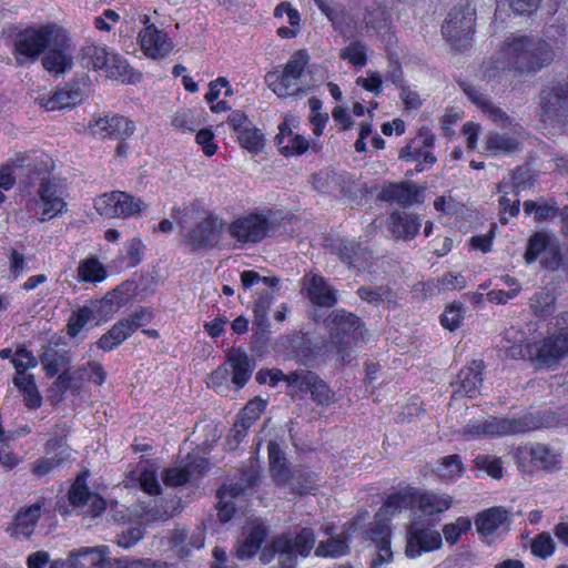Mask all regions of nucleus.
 <instances>
[{"label": "nucleus", "instance_id": "0eeeda50", "mask_svg": "<svg viewBox=\"0 0 568 568\" xmlns=\"http://www.w3.org/2000/svg\"><path fill=\"white\" fill-rule=\"evenodd\" d=\"M476 24V8L470 3L453 8L442 26V33L460 51L470 45Z\"/></svg>", "mask_w": 568, "mask_h": 568}, {"label": "nucleus", "instance_id": "2f4dec72", "mask_svg": "<svg viewBox=\"0 0 568 568\" xmlns=\"http://www.w3.org/2000/svg\"><path fill=\"white\" fill-rule=\"evenodd\" d=\"M227 362L232 367V382L239 388L243 387L252 374L248 356L244 351L233 348L229 352Z\"/></svg>", "mask_w": 568, "mask_h": 568}, {"label": "nucleus", "instance_id": "f8f14e48", "mask_svg": "<svg viewBox=\"0 0 568 568\" xmlns=\"http://www.w3.org/2000/svg\"><path fill=\"white\" fill-rule=\"evenodd\" d=\"M42 67L55 77L64 74L73 68V48L67 31L59 27L50 41V45L43 52Z\"/></svg>", "mask_w": 568, "mask_h": 568}, {"label": "nucleus", "instance_id": "864d4df0", "mask_svg": "<svg viewBox=\"0 0 568 568\" xmlns=\"http://www.w3.org/2000/svg\"><path fill=\"white\" fill-rule=\"evenodd\" d=\"M93 318H97L92 304L84 305L73 312L68 322V334L77 336L81 329Z\"/></svg>", "mask_w": 568, "mask_h": 568}, {"label": "nucleus", "instance_id": "5fc2aeb1", "mask_svg": "<svg viewBox=\"0 0 568 568\" xmlns=\"http://www.w3.org/2000/svg\"><path fill=\"white\" fill-rule=\"evenodd\" d=\"M40 361L43 365L45 374L50 377L57 375L59 371L70 362L65 353H61L55 349L47 351L40 357Z\"/></svg>", "mask_w": 568, "mask_h": 568}, {"label": "nucleus", "instance_id": "393cba45", "mask_svg": "<svg viewBox=\"0 0 568 568\" xmlns=\"http://www.w3.org/2000/svg\"><path fill=\"white\" fill-rule=\"evenodd\" d=\"M139 40L145 54L153 59L163 58L172 50V42L154 24L148 26L140 31Z\"/></svg>", "mask_w": 568, "mask_h": 568}, {"label": "nucleus", "instance_id": "09e8293b", "mask_svg": "<svg viewBox=\"0 0 568 568\" xmlns=\"http://www.w3.org/2000/svg\"><path fill=\"white\" fill-rule=\"evenodd\" d=\"M349 545L346 535H338L326 541L320 542L315 555L320 557H339L348 552Z\"/></svg>", "mask_w": 568, "mask_h": 568}, {"label": "nucleus", "instance_id": "13d9d810", "mask_svg": "<svg viewBox=\"0 0 568 568\" xmlns=\"http://www.w3.org/2000/svg\"><path fill=\"white\" fill-rule=\"evenodd\" d=\"M531 460L545 469H552L559 463V457L547 446L537 444L530 449Z\"/></svg>", "mask_w": 568, "mask_h": 568}, {"label": "nucleus", "instance_id": "052dcab7", "mask_svg": "<svg viewBox=\"0 0 568 568\" xmlns=\"http://www.w3.org/2000/svg\"><path fill=\"white\" fill-rule=\"evenodd\" d=\"M437 475L444 480L459 477L463 473L462 462L458 455L446 456L440 459L436 468Z\"/></svg>", "mask_w": 568, "mask_h": 568}, {"label": "nucleus", "instance_id": "a878e982", "mask_svg": "<svg viewBox=\"0 0 568 568\" xmlns=\"http://www.w3.org/2000/svg\"><path fill=\"white\" fill-rule=\"evenodd\" d=\"M420 226L418 215L406 211H394L388 219V229L395 240H413Z\"/></svg>", "mask_w": 568, "mask_h": 568}, {"label": "nucleus", "instance_id": "774afa93", "mask_svg": "<svg viewBox=\"0 0 568 568\" xmlns=\"http://www.w3.org/2000/svg\"><path fill=\"white\" fill-rule=\"evenodd\" d=\"M172 125L179 131L185 133L194 132L200 126V122L191 110H182L174 114Z\"/></svg>", "mask_w": 568, "mask_h": 568}, {"label": "nucleus", "instance_id": "4468645a", "mask_svg": "<svg viewBox=\"0 0 568 568\" xmlns=\"http://www.w3.org/2000/svg\"><path fill=\"white\" fill-rule=\"evenodd\" d=\"M49 165H36L38 174L37 182H39V201L36 202V205L40 206L42 210L39 217L41 222L49 221L58 214H61L67 205L59 193L58 186L49 180Z\"/></svg>", "mask_w": 568, "mask_h": 568}, {"label": "nucleus", "instance_id": "7ed1b4c3", "mask_svg": "<svg viewBox=\"0 0 568 568\" xmlns=\"http://www.w3.org/2000/svg\"><path fill=\"white\" fill-rule=\"evenodd\" d=\"M315 541L312 528H302L297 532H282L262 550L260 560L267 565L277 556V565L273 568H296L298 556L307 557L314 548Z\"/></svg>", "mask_w": 568, "mask_h": 568}, {"label": "nucleus", "instance_id": "dca6fc26", "mask_svg": "<svg viewBox=\"0 0 568 568\" xmlns=\"http://www.w3.org/2000/svg\"><path fill=\"white\" fill-rule=\"evenodd\" d=\"M443 545L439 531L430 528L423 521H414L406 530L405 555L415 559L424 552L439 549Z\"/></svg>", "mask_w": 568, "mask_h": 568}, {"label": "nucleus", "instance_id": "39448f33", "mask_svg": "<svg viewBox=\"0 0 568 568\" xmlns=\"http://www.w3.org/2000/svg\"><path fill=\"white\" fill-rule=\"evenodd\" d=\"M310 62V55L306 50L295 51L282 72H267L265 81L268 88L278 97H297L301 92H305L307 84L304 83L305 68Z\"/></svg>", "mask_w": 568, "mask_h": 568}, {"label": "nucleus", "instance_id": "58836bf2", "mask_svg": "<svg viewBox=\"0 0 568 568\" xmlns=\"http://www.w3.org/2000/svg\"><path fill=\"white\" fill-rule=\"evenodd\" d=\"M419 510L427 515L434 516L450 508L453 500L452 497L446 495H437L434 493H424L417 495Z\"/></svg>", "mask_w": 568, "mask_h": 568}, {"label": "nucleus", "instance_id": "a18cd8bd", "mask_svg": "<svg viewBox=\"0 0 568 568\" xmlns=\"http://www.w3.org/2000/svg\"><path fill=\"white\" fill-rule=\"evenodd\" d=\"M78 278L82 282H101L106 276L103 264L97 257H89L78 265Z\"/></svg>", "mask_w": 568, "mask_h": 568}, {"label": "nucleus", "instance_id": "a211bd4d", "mask_svg": "<svg viewBox=\"0 0 568 568\" xmlns=\"http://www.w3.org/2000/svg\"><path fill=\"white\" fill-rule=\"evenodd\" d=\"M70 505L80 509V514L97 517L105 510L106 503L99 495L90 493L85 476L80 475L69 490Z\"/></svg>", "mask_w": 568, "mask_h": 568}, {"label": "nucleus", "instance_id": "a19ab883", "mask_svg": "<svg viewBox=\"0 0 568 568\" xmlns=\"http://www.w3.org/2000/svg\"><path fill=\"white\" fill-rule=\"evenodd\" d=\"M110 53L105 47L90 43L80 50V61L84 68L102 70L108 64Z\"/></svg>", "mask_w": 568, "mask_h": 568}, {"label": "nucleus", "instance_id": "6e6d98bb", "mask_svg": "<svg viewBox=\"0 0 568 568\" xmlns=\"http://www.w3.org/2000/svg\"><path fill=\"white\" fill-rule=\"evenodd\" d=\"M549 235L544 232H537L530 236L525 252V261L530 264L535 262L539 255L547 250L549 245Z\"/></svg>", "mask_w": 568, "mask_h": 568}, {"label": "nucleus", "instance_id": "bf43d9fd", "mask_svg": "<svg viewBox=\"0 0 568 568\" xmlns=\"http://www.w3.org/2000/svg\"><path fill=\"white\" fill-rule=\"evenodd\" d=\"M310 394L312 400L321 406H328L335 402L334 390L318 375L313 382Z\"/></svg>", "mask_w": 568, "mask_h": 568}, {"label": "nucleus", "instance_id": "423d86ee", "mask_svg": "<svg viewBox=\"0 0 568 568\" xmlns=\"http://www.w3.org/2000/svg\"><path fill=\"white\" fill-rule=\"evenodd\" d=\"M55 32H59L55 23L32 26L17 32L12 39L16 62L21 67L34 63L50 45Z\"/></svg>", "mask_w": 568, "mask_h": 568}, {"label": "nucleus", "instance_id": "c03bdc74", "mask_svg": "<svg viewBox=\"0 0 568 568\" xmlns=\"http://www.w3.org/2000/svg\"><path fill=\"white\" fill-rule=\"evenodd\" d=\"M74 378L79 382H90L102 385L106 378L103 365L97 361H89L74 369Z\"/></svg>", "mask_w": 568, "mask_h": 568}, {"label": "nucleus", "instance_id": "e433bc0d", "mask_svg": "<svg viewBox=\"0 0 568 568\" xmlns=\"http://www.w3.org/2000/svg\"><path fill=\"white\" fill-rule=\"evenodd\" d=\"M132 334V326L124 320H121L99 338L97 345L103 351H112Z\"/></svg>", "mask_w": 568, "mask_h": 568}, {"label": "nucleus", "instance_id": "8fccbe9b", "mask_svg": "<svg viewBox=\"0 0 568 568\" xmlns=\"http://www.w3.org/2000/svg\"><path fill=\"white\" fill-rule=\"evenodd\" d=\"M237 140L242 148L253 153L260 152L264 145L262 132L252 123L237 132Z\"/></svg>", "mask_w": 568, "mask_h": 568}, {"label": "nucleus", "instance_id": "37998d69", "mask_svg": "<svg viewBox=\"0 0 568 568\" xmlns=\"http://www.w3.org/2000/svg\"><path fill=\"white\" fill-rule=\"evenodd\" d=\"M270 467L274 480L277 484H285L288 480V469L285 464V455L275 442H270L267 445Z\"/></svg>", "mask_w": 568, "mask_h": 568}, {"label": "nucleus", "instance_id": "2eb2a0df", "mask_svg": "<svg viewBox=\"0 0 568 568\" xmlns=\"http://www.w3.org/2000/svg\"><path fill=\"white\" fill-rule=\"evenodd\" d=\"M566 356H568V329H561L557 335L546 337L528 348V358L534 361L537 367H552Z\"/></svg>", "mask_w": 568, "mask_h": 568}, {"label": "nucleus", "instance_id": "4be33fe9", "mask_svg": "<svg viewBox=\"0 0 568 568\" xmlns=\"http://www.w3.org/2000/svg\"><path fill=\"white\" fill-rule=\"evenodd\" d=\"M45 452L48 456L36 460L32 466V471L38 477L45 476L70 457V449L63 437L49 439L45 444Z\"/></svg>", "mask_w": 568, "mask_h": 568}, {"label": "nucleus", "instance_id": "473e14b6", "mask_svg": "<svg viewBox=\"0 0 568 568\" xmlns=\"http://www.w3.org/2000/svg\"><path fill=\"white\" fill-rule=\"evenodd\" d=\"M485 145L494 155L514 154L523 149V144L517 138L495 131L486 135Z\"/></svg>", "mask_w": 568, "mask_h": 568}, {"label": "nucleus", "instance_id": "7c9ffc66", "mask_svg": "<svg viewBox=\"0 0 568 568\" xmlns=\"http://www.w3.org/2000/svg\"><path fill=\"white\" fill-rule=\"evenodd\" d=\"M332 251L351 267L362 270L369 258V252L354 241L341 240L333 245Z\"/></svg>", "mask_w": 568, "mask_h": 568}, {"label": "nucleus", "instance_id": "b1692460", "mask_svg": "<svg viewBox=\"0 0 568 568\" xmlns=\"http://www.w3.org/2000/svg\"><path fill=\"white\" fill-rule=\"evenodd\" d=\"M266 536L267 529L262 523L252 521L246 525L243 530V540L235 548V557L243 560L255 556Z\"/></svg>", "mask_w": 568, "mask_h": 568}, {"label": "nucleus", "instance_id": "cd10ccee", "mask_svg": "<svg viewBox=\"0 0 568 568\" xmlns=\"http://www.w3.org/2000/svg\"><path fill=\"white\" fill-rule=\"evenodd\" d=\"M180 508V499L176 498H154L148 503H142L140 517L145 523L163 521L173 517Z\"/></svg>", "mask_w": 568, "mask_h": 568}, {"label": "nucleus", "instance_id": "de8ad7c7", "mask_svg": "<svg viewBox=\"0 0 568 568\" xmlns=\"http://www.w3.org/2000/svg\"><path fill=\"white\" fill-rule=\"evenodd\" d=\"M13 384L23 393L26 404L29 408H38L41 405V396L38 392L33 375L16 376Z\"/></svg>", "mask_w": 568, "mask_h": 568}, {"label": "nucleus", "instance_id": "4c0bfd02", "mask_svg": "<svg viewBox=\"0 0 568 568\" xmlns=\"http://www.w3.org/2000/svg\"><path fill=\"white\" fill-rule=\"evenodd\" d=\"M277 144L284 155H294L305 152L308 148V141L302 135H292V132L285 124L280 126V133L276 135Z\"/></svg>", "mask_w": 568, "mask_h": 568}, {"label": "nucleus", "instance_id": "f704fd0d", "mask_svg": "<svg viewBox=\"0 0 568 568\" xmlns=\"http://www.w3.org/2000/svg\"><path fill=\"white\" fill-rule=\"evenodd\" d=\"M525 339V334L514 327L506 329L503 334L501 348L505 352V355L509 358L518 359V358H528V348L532 344H527L523 346V342Z\"/></svg>", "mask_w": 568, "mask_h": 568}, {"label": "nucleus", "instance_id": "5701e85b", "mask_svg": "<svg viewBox=\"0 0 568 568\" xmlns=\"http://www.w3.org/2000/svg\"><path fill=\"white\" fill-rule=\"evenodd\" d=\"M423 189L412 182L386 184L379 193V199L385 202H396L403 206L420 203Z\"/></svg>", "mask_w": 568, "mask_h": 568}, {"label": "nucleus", "instance_id": "f03ea898", "mask_svg": "<svg viewBox=\"0 0 568 568\" xmlns=\"http://www.w3.org/2000/svg\"><path fill=\"white\" fill-rule=\"evenodd\" d=\"M552 59L554 51L546 41L527 36L513 37L504 42L495 69L531 73L549 64Z\"/></svg>", "mask_w": 568, "mask_h": 568}, {"label": "nucleus", "instance_id": "20e7f679", "mask_svg": "<svg viewBox=\"0 0 568 568\" xmlns=\"http://www.w3.org/2000/svg\"><path fill=\"white\" fill-rule=\"evenodd\" d=\"M331 332V343L343 364L354 359L352 346L364 337V323L345 310L333 311L326 318Z\"/></svg>", "mask_w": 568, "mask_h": 568}, {"label": "nucleus", "instance_id": "c9c22d12", "mask_svg": "<svg viewBox=\"0 0 568 568\" xmlns=\"http://www.w3.org/2000/svg\"><path fill=\"white\" fill-rule=\"evenodd\" d=\"M317 374L300 368L290 373L287 395L291 398H304V396L311 392L314 379Z\"/></svg>", "mask_w": 568, "mask_h": 568}, {"label": "nucleus", "instance_id": "79ce46f5", "mask_svg": "<svg viewBox=\"0 0 568 568\" xmlns=\"http://www.w3.org/2000/svg\"><path fill=\"white\" fill-rule=\"evenodd\" d=\"M41 164L49 165L48 162L44 161H36L32 159L30 153L20 152L14 154V156L10 160L7 165L12 166V170H26V181L27 185H34L38 181V174L36 171V165L40 166Z\"/></svg>", "mask_w": 568, "mask_h": 568}, {"label": "nucleus", "instance_id": "f3484780", "mask_svg": "<svg viewBox=\"0 0 568 568\" xmlns=\"http://www.w3.org/2000/svg\"><path fill=\"white\" fill-rule=\"evenodd\" d=\"M315 190L329 195L353 196L355 194V180L347 172H337L333 169H324L312 175Z\"/></svg>", "mask_w": 568, "mask_h": 568}, {"label": "nucleus", "instance_id": "bb28decb", "mask_svg": "<svg viewBox=\"0 0 568 568\" xmlns=\"http://www.w3.org/2000/svg\"><path fill=\"white\" fill-rule=\"evenodd\" d=\"M303 288L306 291L311 302L315 305L332 307L337 302L335 291L327 284L323 276L306 274L303 277Z\"/></svg>", "mask_w": 568, "mask_h": 568}, {"label": "nucleus", "instance_id": "6e6552de", "mask_svg": "<svg viewBox=\"0 0 568 568\" xmlns=\"http://www.w3.org/2000/svg\"><path fill=\"white\" fill-rule=\"evenodd\" d=\"M540 426L534 422L531 416H524L518 419H488L471 420L463 429V435L467 438H479L483 436H503L509 434L525 433L536 429Z\"/></svg>", "mask_w": 568, "mask_h": 568}, {"label": "nucleus", "instance_id": "9d476101", "mask_svg": "<svg viewBox=\"0 0 568 568\" xmlns=\"http://www.w3.org/2000/svg\"><path fill=\"white\" fill-rule=\"evenodd\" d=\"M94 209L105 217H138L148 209V204L140 197H134L126 192L112 191L95 199Z\"/></svg>", "mask_w": 568, "mask_h": 568}, {"label": "nucleus", "instance_id": "72a5a7b5", "mask_svg": "<svg viewBox=\"0 0 568 568\" xmlns=\"http://www.w3.org/2000/svg\"><path fill=\"white\" fill-rule=\"evenodd\" d=\"M417 501V491L414 488H406L402 491L389 495L379 508V516H393L396 511L410 508Z\"/></svg>", "mask_w": 568, "mask_h": 568}, {"label": "nucleus", "instance_id": "3c124183", "mask_svg": "<svg viewBox=\"0 0 568 568\" xmlns=\"http://www.w3.org/2000/svg\"><path fill=\"white\" fill-rule=\"evenodd\" d=\"M556 298L550 291L541 290L530 298V307L537 316H549L555 312Z\"/></svg>", "mask_w": 568, "mask_h": 568}, {"label": "nucleus", "instance_id": "6ab92c4d", "mask_svg": "<svg viewBox=\"0 0 568 568\" xmlns=\"http://www.w3.org/2000/svg\"><path fill=\"white\" fill-rule=\"evenodd\" d=\"M207 468V459L189 454L178 466L165 469L162 480L168 486H182L203 475Z\"/></svg>", "mask_w": 568, "mask_h": 568}, {"label": "nucleus", "instance_id": "338daca9", "mask_svg": "<svg viewBox=\"0 0 568 568\" xmlns=\"http://www.w3.org/2000/svg\"><path fill=\"white\" fill-rule=\"evenodd\" d=\"M315 477L316 475L313 473L297 470L294 473L290 485L292 486V489L300 495L310 494L314 489Z\"/></svg>", "mask_w": 568, "mask_h": 568}, {"label": "nucleus", "instance_id": "0e129e2a", "mask_svg": "<svg viewBox=\"0 0 568 568\" xmlns=\"http://www.w3.org/2000/svg\"><path fill=\"white\" fill-rule=\"evenodd\" d=\"M464 320V305L463 304H450L447 306L442 315V325L449 329H457Z\"/></svg>", "mask_w": 568, "mask_h": 568}, {"label": "nucleus", "instance_id": "ea45409f", "mask_svg": "<svg viewBox=\"0 0 568 568\" xmlns=\"http://www.w3.org/2000/svg\"><path fill=\"white\" fill-rule=\"evenodd\" d=\"M104 70L108 78L121 80L122 82H134L141 77V74H135L126 60L119 54H110Z\"/></svg>", "mask_w": 568, "mask_h": 568}, {"label": "nucleus", "instance_id": "69168bd1", "mask_svg": "<svg viewBox=\"0 0 568 568\" xmlns=\"http://www.w3.org/2000/svg\"><path fill=\"white\" fill-rule=\"evenodd\" d=\"M273 303V294L268 291L258 294V297L254 304V317L255 323L258 326H264L267 323V313Z\"/></svg>", "mask_w": 568, "mask_h": 568}, {"label": "nucleus", "instance_id": "1a4fd4ad", "mask_svg": "<svg viewBox=\"0 0 568 568\" xmlns=\"http://www.w3.org/2000/svg\"><path fill=\"white\" fill-rule=\"evenodd\" d=\"M541 121L551 125L568 123V82H551L540 93Z\"/></svg>", "mask_w": 568, "mask_h": 568}, {"label": "nucleus", "instance_id": "f257e3e1", "mask_svg": "<svg viewBox=\"0 0 568 568\" xmlns=\"http://www.w3.org/2000/svg\"><path fill=\"white\" fill-rule=\"evenodd\" d=\"M172 217L185 230L183 243L191 252H200L219 246L225 222L221 215L209 210L200 200L172 209Z\"/></svg>", "mask_w": 568, "mask_h": 568}, {"label": "nucleus", "instance_id": "c756f323", "mask_svg": "<svg viewBox=\"0 0 568 568\" xmlns=\"http://www.w3.org/2000/svg\"><path fill=\"white\" fill-rule=\"evenodd\" d=\"M42 505V503H36L20 509L14 516L13 524L9 527L11 535L17 538H29L33 534L41 516Z\"/></svg>", "mask_w": 568, "mask_h": 568}, {"label": "nucleus", "instance_id": "c85d7f7f", "mask_svg": "<svg viewBox=\"0 0 568 568\" xmlns=\"http://www.w3.org/2000/svg\"><path fill=\"white\" fill-rule=\"evenodd\" d=\"M483 363L474 361L469 366L463 368L454 386V395L460 394L470 398L475 397L479 393L481 386V372Z\"/></svg>", "mask_w": 568, "mask_h": 568}, {"label": "nucleus", "instance_id": "9b49d317", "mask_svg": "<svg viewBox=\"0 0 568 568\" xmlns=\"http://www.w3.org/2000/svg\"><path fill=\"white\" fill-rule=\"evenodd\" d=\"M271 222L264 214L250 213L231 222L226 231L234 241L235 248L263 241L270 231Z\"/></svg>", "mask_w": 568, "mask_h": 568}, {"label": "nucleus", "instance_id": "412c9836", "mask_svg": "<svg viewBox=\"0 0 568 568\" xmlns=\"http://www.w3.org/2000/svg\"><path fill=\"white\" fill-rule=\"evenodd\" d=\"M90 128L95 135L109 136L120 141L130 138L135 130L131 120L118 114L99 116L94 119Z\"/></svg>", "mask_w": 568, "mask_h": 568}, {"label": "nucleus", "instance_id": "ddd939ff", "mask_svg": "<svg viewBox=\"0 0 568 568\" xmlns=\"http://www.w3.org/2000/svg\"><path fill=\"white\" fill-rule=\"evenodd\" d=\"M474 524L481 540L491 545L510 530L511 514L501 506H495L478 513Z\"/></svg>", "mask_w": 568, "mask_h": 568}, {"label": "nucleus", "instance_id": "603ef678", "mask_svg": "<svg viewBox=\"0 0 568 568\" xmlns=\"http://www.w3.org/2000/svg\"><path fill=\"white\" fill-rule=\"evenodd\" d=\"M359 298L371 305L378 306L384 301H392L393 292L387 286H361L357 290Z\"/></svg>", "mask_w": 568, "mask_h": 568}, {"label": "nucleus", "instance_id": "49530a36", "mask_svg": "<svg viewBox=\"0 0 568 568\" xmlns=\"http://www.w3.org/2000/svg\"><path fill=\"white\" fill-rule=\"evenodd\" d=\"M390 516H379V510L375 514L374 521L366 530V539L372 540L375 545L390 542Z\"/></svg>", "mask_w": 568, "mask_h": 568}, {"label": "nucleus", "instance_id": "680f3d73", "mask_svg": "<svg viewBox=\"0 0 568 568\" xmlns=\"http://www.w3.org/2000/svg\"><path fill=\"white\" fill-rule=\"evenodd\" d=\"M11 362L16 368V376L27 375L26 371L33 368L38 365V361L31 351L27 349L26 346H19Z\"/></svg>", "mask_w": 568, "mask_h": 568}, {"label": "nucleus", "instance_id": "e2e57ef3", "mask_svg": "<svg viewBox=\"0 0 568 568\" xmlns=\"http://www.w3.org/2000/svg\"><path fill=\"white\" fill-rule=\"evenodd\" d=\"M339 57L354 67L363 68L366 64V47L361 41H354L341 50Z\"/></svg>", "mask_w": 568, "mask_h": 568}, {"label": "nucleus", "instance_id": "4d7b16f0", "mask_svg": "<svg viewBox=\"0 0 568 568\" xmlns=\"http://www.w3.org/2000/svg\"><path fill=\"white\" fill-rule=\"evenodd\" d=\"M471 528V520L468 517H458L456 521L444 525L443 535L445 540L455 545L458 542L460 536L466 534Z\"/></svg>", "mask_w": 568, "mask_h": 568}, {"label": "nucleus", "instance_id": "aec40b11", "mask_svg": "<svg viewBox=\"0 0 568 568\" xmlns=\"http://www.w3.org/2000/svg\"><path fill=\"white\" fill-rule=\"evenodd\" d=\"M135 291L134 282H124L97 302H91L99 321L106 320L125 305Z\"/></svg>", "mask_w": 568, "mask_h": 568}]
</instances>
